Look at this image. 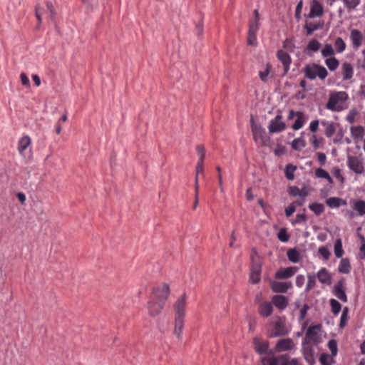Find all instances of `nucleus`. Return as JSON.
<instances>
[{
    "label": "nucleus",
    "mask_w": 365,
    "mask_h": 365,
    "mask_svg": "<svg viewBox=\"0 0 365 365\" xmlns=\"http://www.w3.org/2000/svg\"><path fill=\"white\" fill-rule=\"evenodd\" d=\"M333 293L341 302H347V297L345 293L344 279L339 280L334 285Z\"/></svg>",
    "instance_id": "obj_13"
},
{
    "label": "nucleus",
    "mask_w": 365,
    "mask_h": 365,
    "mask_svg": "<svg viewBox=\"0 0 365 365\" xmlns=\"http://www.w3.org/2000/svg\"><path fill=\"white\" fill-rule=\"evenodd\" d=\"M338 270L340 273L348 274L351 271V265L347 258H344L340 261Z\"/></svg>",
    "instance_id": "obj_29"
},
{
    "label": "nucleus",
    "mask_w": 365,
    "mask_h": 365,
    "mask_svg": "<svg viewBox=\"0 0 365 365\" xmlns=\"http://www.w3.org/2000/svg\"><path fill=\"white\" fill-rule=\"evenodd\" d=\"M309 207L317 215H321L324 211V206L322 203L314 202L310 204Z\"/></svg>",
    "instance_id": "obj_34"
},
{
    "label": "nucleus",
    "mask_w": 365,
    "mask_h": 365,
    "mask_svg": "<svg viewBox=\"0 0 365 365\" xmlns=\"http://www.w3.org/2000/svg\"><path fill=\"white\" fill-rule=\"evenodd\" d=\"M296 166L292 165V164H289L286 166L285 168V176L286 178L289 180H292L294 178V172L296 170Z\"/></svg>",
    "instance_id": "obj_40"
},
{
    "label": "nucleus",
    "mask_w": 365,
    "mask_h": 365,
    "mask_svg": "<svg viewBox=\"0 0 365 365\" xmlns=\"http://www.w3.org/2000/svg\"><path fill=\"white\" fill-rule=\"evenodd\" d=\"M289 194L294 197L299 196L301 195V190L296 186H292L289 188Z\"/></svg>",
    "instance_id": "obj_59"
},
{
    "label": "nucleus",
    "mask_w": 365,
    "mask_h": 365,
    "mask_svg": "<svg viewBox=\"0 0 365 365\" xmlns=\"http://www.w3.org/2000/svg\"><path fill=\"white\" fill-rule=\"evenodd\" d=\"M294 346V344L292 339H282L277 341L275 349L277 351L282 352L291 350Z\"/></svg>",
    "instance_id": "obj_15"
},
{
    "label": "nucleus",
    "mask_w": 365,
    "mask_h": 365,
    "mask_svg": "<svg viewBox=\"0 0 365 365\" xmlns=\"http://www.w3.org/2000/svg\"><path fill=\"white\" fill-rule=\"evenodd\" d=\"M31 144V138L29 136L22 137L19 141L18 150L21 154Z\"/></svg>",
    "instance_id": "obj_30"
},
{
    "label": "nucleus",
    "mask_w": 365,
    "mask_h": 365,
    "mask_svg": "<svg viewBox=\"0 0 365 365\" xmlns=\"http://www.w3.org/2000/svg\"><path fill=\"white\" fill-rule=\"evenodd\" d=\"M305 278L303 275L299 274L296 277V285L298 287H302L304 284Z\"/></svg>",
    "instance_id": "obj_62"
},
{
    "label": "nucleus",
    "mask_w": 365,
    "mask_h": 365,
    "mask_svg": "<svg viewBox=\"0 0 365 365\" xmlns=\"http://www.w3.org/2000/svg\"><path fill=\"white\" fill-rule=\"evenodd\" d=\"M318 252L323 257L325 260L329 259L330 252L326 247H320L318 250Z\"/></svg>",
    "instance_id": "obj_53"
},
{
    "label": "nucleus",
    "mask_w": 365,
    "mask_h": 365,
    "mask_svg": "<svg viewBox=\"0 0 365 365\" xmlns=\"http://www.w3.org/2000/svg\"><path fill=\"white\" fill-rule=\"evenodd\" d=\"M306 121L304 114L301 111H297V116L294 123L292 125V128L294 130L301 129Z\"/></svg>",
    "instance_id": "obj_25"
},
{
    "label": "nucleus",
    "mask_w": 365,
    "mask_h": 365,
    "mask_svg": "<svg viewBox=\"0 0 365 365\" xmlns=\"http://www.w3.org/2000/svg\"><path fill=\"white\" fill-rule=\"evenodd\" d=\"M263 365H299L296 359H289L286 356H279L262 359Z\"/></svg>",
    "instance_id": "obj_7"
},
{
    "label": "nucleus",
    "mask_w": 365,
    "mask_h": 365,
    "mask_svg": "<svg viewBox=\"0 0 365 365\" xmlns=\"http://www.w3.org/2000/svg\"><path fill=\"white\" fill-rule=\"evenodd\" d=\"M46 7L50 13V18H51V21L56 24V11L53 7V5L52 4L51 2L47 1Z\"/></svg>",
    "instance_id": "obj_48"
},
{
    "label": "nucleus",
    "mask_w": 365,
    "mask_h": 365,
    "mask_svg": "<svg viewBox=\"0 0 365 365\" xmlns=\"http://www.w3.org/2000/svg\"><path fill=\"white\" fill-rule=\"evenodd\" d=\"M251 130L255 143L260 146L269 145L270 138L267 135L265 130L259 124L255 123L253 117L251 118Z\"/></svg>",
    "instance_id": "obj_4"
},
{
    "label": "nucleus",
    "mask_w": 365,
    "mask_h": 365,
    "mask_svg": "<svg viewBox=\"0 0 365 365\" xmlns=\"http://www.w3.org/2000/svg\"><path fill=\"white\" fill-rule=\"evenodd\" d=\"M334 254L336 257L340 258L344 254L342 242L341 239H337L334 244Z\"/></svg>",
    "instance_id": "obj_35"
},
{
    "label": "nucleus",
    "mask_w": 365,
    "mask_h": 365,
    "mask_svg": "<svg viewBox=\"0 0 365 365\" xmlns=\"http://www.w3.org/2000/svg\"><path fill=\"white\" fill-rule=\"evenodd\" d=\"M277 58L282 62L284 66V75H286L289 70V66L292 63L290 56L283 50H279L277 53Z\"/></svg>",
    "instance_id": "obj_14"
},
{
    "label": "nucleus",
    "mask_w": 365,
    "mask_h": 365,
    "mask_svg": "<svg viewBox=\"0 0 365 365\" xmlns=\"http://www.w3.org/2000/svg\"><path fill=\"white\" fill-rule=\"evenodd\" d=\"M350 39L353 48L358 49L362 45V41L364 39V37L360 31L356 29H353L350 32Z\"/></svg>",
    "instance_id": "obj_12"
},
{
    "label": "nucleus",
    "mask_w": 365,
    "mask_h": 365,
    "mask_svg": "<svg viewBox=\"0 0 365 365\" xmlns=\"http://www.w3.org/2000/svg\"><path fill=\"white\" fill-rule=\"evenodd\" d=\"M303 73L304 76L309 80H314L317 77L324 80L328 75V72L324 66L316 63L306 65L303 68Z\"/></svg>",
    "instance_id": "obj_5"
},
{
    "label": "nucleus",
    "mask_w": 365,
    "mask_h": 365,
    "mask_svg": "<svg viewBox=\"0 0 365 365\" xmlns=\"http://www.w3.org/2000/svg\"><path fill=\"white\" fill-rule=\"evenodd\" d=\"M255 19L250 22L248 34L256 35L259 29V14L257 9L254 10Z\"/></svg>",
    "instance_id": "obj_18"
},
{
    "label": "nucleus",
    "mask_w": 365,
    "mask_h": 365,
    "mask_svg": "<svg viewBox=\"0 0 365 365\" xmlns=\"http://www.w3.org/2000/svg\"><path fill=\"white\" fill-rule=\"evenodd\" d=\"M342 76L344 80H349L353 76V67L349 63H344L342 64Z\"/></svg>",
    "instance_id": "obj_26"
},
{
    "label": "nucleus",
    "mask_w": 365,
    "mask_h": 365,
    "mask_svg": "<svg viewBox=\"0 0 365 365\" xmlns=\"http://www.w3.org/2000/svg\"><path fill=\"white\" fill-rule=\"evenodd\" d=\"M20 78H21L22 85L27 86V87L30 86L29 79L24 73H22L21 74Z\"/></svg>",
    "instance_id": "obj_61"
},
{
    "label": "nucleus",
    "mask_w": 365,
    "mask_h": 365,
    "mask_svg": "<svg viewBox=\"0 0 365 365\" xmlns=\"http://www.w3.org/2000/svg\"><path fill=\"white\" fill-rule=\"evenodd\" d=\"M329 302L332 313L335 315L338 314L341 309L340 303L334 299H331Z\"/></svg>",
    "instance_id": "obj_37"
},
{
    "label": "nucleus",
    "mask_w": 365,
    "mask_h": 365,
    "mask_svg": "<svg viewBox=\"0 0 365 365\" xmlns=\"http://www.w3.org/2000/svg\"><path fill=\"white\" fill-rule=\"evenodd\" d=\"M273 307L270 302H265L262 303L259 307V313L264 317L270 316L272 313Z\"/></svg>",
    "instance_id": "obj_24"
},
{
    "label": "nucleus",
    "mask_w": 365,
    "mask_h": 365,
    "mask_svg": "<svg viewBox=\"0 0 365 365\" xmlns=\"http://www.w3.org/2000/svg\"><path fill=\"white\" fill-rule=\"evenodd\" d=\"M295 206L292 204L285 209V214L287 217H290L295 212Z\"/></svg>",
    "instance_id": "obj_63"
},
{
    "label": "nucleus",
    "mask_w": 365,
    "mask_h": 365,
    "mask_svg": "<svg viewBox=\"0 0 365 365\" xmlns=\"http://www.w3.org/2000/svg\"><path fill=\"white\" fill-rule=\"evenodd\" d=\"M35 14H36V17L38 20V24H40L42 21V18H41L42 13H41V8L38 5L36 6Z\"/></svg>",
    "instance_id": "obj_58"
},
{
    "label": "nucleus",
    "mask_w": 365,
    "mask_h": 365,
    "mask_svg": "<svg viewBox=\"0 0 365 365\" xmlns=\"http://www.w3.org/2000/svg\"><path fill=\"white\" fill-rule=\"evenodd\" d=\"M317 277L322 284H330L331 283V276L324 267L319 270L317 273Z\"/></svg>",
    "instance_id": "obj_19"
},
{
    "label": "nucleus",
    "mask_w": 365,
    "mask_h": 365,
    "mask_svg": "<svg viewBox=\"0 0 365 365\" xmlns=\"http://www.w3.org/2000/svg\"><path fill=\"white\" fill-rule=\"evenodd\" d=\"M286 124L282 120V115L280 114L277 115L273 119H272L268 125V130L270 133L282 132L286 129Z\"/></svg>",
    "instance_id": "obj_9"
},
{
    "label": "nucleus",
    "mask_w": 365,
    "mask_h": 365,
    "mask_svg": "<svg viewBox=\"0 0 365 365\" xmlns=\"http://www.w3.org/2000/svg\"><path fill=\"white\" fill-rule=\"evenodd\" d=\"M247 44L250 45V46H256L257 45L256 35L248 34Z\"/></svg>",
    "instance_id": "obj_60"
},
{
    "label": "nucleus",
    "mask_w": 365,
    "mask_h": 365,
    "mask_svg": "<svg viewBox=\"0 0 365 365\" xmlns=\"http://www.w3.org/2000/svg\"><path fill=\"white\" fill-rule=\"evenodd\" d=\"M357 114V111L356 109H351L349 110L348 115L346 117V120L349 123H353L355 121V117Z\"/></svg>",
    "instance_id": "obj_52"
},
{
    "label": "nucleus",
    "mask_w": 365,
    "mask_h": 365,
    "mask_svg": "<svg viewBox=\"0 0 365 365\" xmlns=\"http://www.w3.org/2000/svg\"><path fill=\"white\" fill-rule=\"evenodd\" d=\"M348 168L356 175H361L364 173V166L362 160L356 156L348 155Z\"/></svg>",
    "instance_id": "obj_8"
},
{
    "label": "nucleus",
    "mask_w": 365,
    "mask_h": 365,
    "mask_svg": "<svg viewBox=\"0 0 365 365\" xmlns=\"http://www.w3.org/2000/svg\"><path fill=\"white\" fill-rule=\"evenodd\" d=\"M284 324L282 322H277L274 324V331L272 334V336L276 337L287 334Z\"/></svg>",
    "instance_id": "obj_27"
},
{
    "label": "nucleus",
    "mask_w": 365,
    "mask_h": 365,
    "mask_svg": "<svg viewBox=\"0 0 365 365\" xmlns=\"http://www.w3.org/2000/svg\"><path fill=\"white\" fill-rule=\"evenodd\" d=\"M328 347L331 351V355L333 356H336L338 349H337V342L335 339H331L328 342Z\"/></svg>",
    "instance_id": "obj_45"
},
{
    "label": "nucleus",
    "mask_w": 365,
    "mask_h": 365,
    "mask_svg": "<svg viewBox=\"0 0 365 365\" xmlns=\"http://www.w3.org/2000/svg\"><path fill=\"white\" fill-rule=\"evenodd\" d=\"M309 306L307 304H304L303 305L302 309L300 310V315L299 317V321H302L305 318V317L307 315V310H309Z\"/></svg>",
    "instance_id": "obj_56"
},
{
    "label": "nucleus",
    "mask_w": 365,
    "mask_h": 365,
    "mask_svg": "<svg viewBox=\"0 0 365 365\" xmlns=\"http://www.w3.org/2000/svg\"><path fill=\"white\" fill-rule=\"evenodd\" d=\"M186 295L183 294L178 299L173 305L175 311L174 334L181 339L185 317Z\"/></svg>",
    "instance_id": "obj_2"
},
{
    "label": "nucleus",
    "mask_w": 365,
    "mask_h": 365,
    "mask_svg": "<svg viewBox=\"0 0 365 365\" xmlns=\"http://www.w3.org/2000/svg\"><path fill=\"white\" fill-rule=\"evenodd\" d=\"M297 270V269L293 267L281 268L275 273L274 277L277 279H286L292 277Z\"/></svg>",
    "instance_id": "obj_16"
},
{
    "label": "nucleus",
    "mask_w": 365,
    "mask_h": 365,
    "mask_svg": "<svg viewBox=\"0 0 365 365\" xmlns=\"http://www.w3.org/2000/svg\"><path fill=\"white\" fill-rule=\"evenodd\" d=\"M262 270V263L259 256L255 253L252 256V266L250 280L253 284H257L260 281V274Z\"/></svg>",
    "instance_id": "obj_6"
},
{
    "label": "nucleus",
    "mask_w": 365,
    "mask_h": 365,
    "mask_svg": "<svg viewBox=\"0 0 365 365\" xmlns=\"http://www.w3.org/2000/svg\"><path fill=\"white\" fill-rule=\"evenodd\" d=\"M321 52L324 57L331 56L334 53L333 47L331 44H326Z\"/></svg>",
    "instance_id": "obj_44"
},
{
    "label": "nucleus",
    "mask_w": 365,
    "mask_h": 365,
    "mask_svg": "<svg viewBox=\"0 0 365 365\" xmlns=\"http://www.w3.org/2000/svg\"><path fill=\"white\" fill-rule=\"evenodd\" d=\"M352 208L355 210L359 215H365V201L363 200H352L351 201Z\"/></svg>",
    "instance_id": "obj_21"
},
{
    "label": "nucleus",
    "mask_w": 365,
    "mask_h": 365,
    "mask_svg": "<svg viewBox=\"0 0 365 365\" xmlns=\"http://www.w3.org/2000/svg\"><path fill=\"white\" fill-rule=\"evenodd\" d=\"M83 2L87 5L91 9H93L97 6V2L96 0H82Z\"/></svg>",
    "instance_id": "obj_64"
},
{
    "label": "nucleus",
    "mask_w": 365,
    "mask_h": 365,
    "mask_svg": "<svg viewBox=\"0 0 365 365\" xmlns=\"http://www.w3.org/2000/svg\"><path fill=\"white\" fill-rule=\"evenodd\" d=\"M304 356L305 360L309 364V365L314 364V360L313 356V351L312 349L304 348Z\"/></svg>",
    "instance_id": "obj_39"
},
{
    "label": "nucleus",
    "mask_w": 365,
    "mask_h": 365,
    "mask_svg": "<svg viewBox=\"0 0 365 365\" xmlns=\"http://www.w3.org/2000/svg\"><path fill=\"white\" fill-rule=\"evenodd\" d=\"M319 48L320 43L316 39L311 40L307 45V49L313 51H317Z\"/></svg>",
    "instance_id": "obj_47"
},
{
    "label": "nucleus",
    "mask_w": 365,
    "mask_h": 365,
    "mask_svg": "<svg viewBox=\"0 0 365 365\" xmlns=\"http://www.w3.org/2000/svg\"><path fill=\"white\" fill-rule=\"evenodd\" d=\"M322 124L325 126V135L328 138L331 137L336 132V128L331 122H322Z\"/></svg>",
    "instance_id": "obj_32"
},
{
    "label": "nucleus",
    "mask_w": 365,
    "mask_h": 365,
    "mask_svg": "<svg viewBox=\"0 0 365 365\" xmlns=\"http://www.w3.org/2000/svg\"><path fill=\"white\" fill-rule=\"evenodd\" d=\"M324 24L319 22L317 24H313L312 22H306L304 28L307 30V35H311L314 31L320 29L323 27Z\"/></svg>",
    "instance_id": "obj_28"
},
{
    "label": "nucleus",
    "mask_w": 365,
    "mask_h": 365,
    "mask_svg": "<svg viewBox=\"0 0 365 365\" xmlns=\"http://www.w3.org/2000/svg\"><path fill=\"white\" fill-rule=\"evenodd\" d=\"M325 63L330 71H335L339 66V61L334 57L326 59Z\"/></svg>",
    "instance_id": "obj_38"
},
{
    "label": "nucleus",
    "mask_w": 365,
    "mask_h": 365,
    "mask_svg": "<svg viewBox=\"0 0 365 365\" xmlns=\"http://www.w3.org/2000/svg\"><path fill=\"white\" fill-rule=\"evenodd\" d=\"M328 174L329 173L322 168H317L315 170L316 176L319 178H326L327 177H328Z\"/></svg>",
    "instance_id": "obj_55"
},
{
    "label": "nucleus",
    "mask_w": 365,
    "mask_h": 365,
    "mask_svg": "<svg viewBox=\"0 0 365 365\" xmlns=\"http://www.w3.org/2000/svg\"><path fill=\"white\" fill-rule=\"evenodd\" d=\"M170 294V287L168 284H162L154 287L148 303L150 315L154 317L160 314L163 309L165 301Z\"/></svg>",
    "instance_id": "obj_1"
},
{
    "label": "nucleus",
    "mask_w": 365,
    "mask_h": 365,
    "mask_svg": "<svg viewBox=\"0 0 365 365\" xmlns=\"http://www.w3.org/2000/svg\"><path fill=\"white\" fill-rule=\"evenodd\" d=\"M278 238L281 242H286L289 240V236L285 229H282L278 233Z\"/></svg>",
    "instance_id": "obj_51"
},
{
    "label": "nucleus",
    "mask_w": 365,
    "mask_h": 365,
    "mask_svg": "<svg viewBox=\"0 0 365 365\" xmlns=\"http://www.w3.org/2000/svg\"><path fill=\"white\" fill-rule=\"evenodd\" d=\"M255 349L257 352L260 354H265L269 347V343L267 341L260 340L258 339H254Z\"/></svg>",
    "instance_id": "obj_22"
},
{
    "label": "nucleus",
    "mask_w": 365,
    "mask_h": 365,
    "mask_svg": "<svg viewBox=\"0 0 365 365\" xmlns=\"http://www.w3.org/2000/svg\"><path fill=\"white\" fill-rule=\"evenodd\" d=\"M287 257L289 261L293 263L299 262L301 257L299 252L295 249H290L287 252Z\"/></svg>",
    "instance_id": "obj_31"
},
{
    "label": "nucleus",
    "mask_w": 365,
    "mask_h": 365,
    "mask_svg": "<svg viewBox=\"0 0 365 365\" xmlns=\"http://www.w3.org/2000/svg\"><path fill=\"white\" fill-rule=\"evenodd\" d=\"M197 151L198 155H200L199 160H204V158L205 157V151L204 146L202 145H197Z\"/></svg>",
    "instance_id": "obj_57"
},
{
    "label": "nucleus",
    "mask_w": 365,
    "mask_h": 365,
    "mask_svg": "<svg viewBox=\"0 0 365 365\" xmlns=\"http://www.w3.org/2000/svg\"><path fill=\"white\" fill-rule=\"evenodd\" d=\"M322 326L320 324L310 326L306 332V335L303 341V344H308L310 341L317 342L318 331Z\"/></svg>",
    "instance_id": "obj_10"
},
{
    "label": "nucleus",
    "mask_w": 365,
    "mask_h": 365,
    "mask_svg": "<svg viewBox=\"0 0 365 365\" xmlns=\"http://www.w3.org/2000/svg\"><path fill=\"white\" fill-rule=\"evenodd\" d=\"M326 204L331 208H337L340 206L346 205V201L344 199L331 197L326 200Z\"/></svg>",
    "instance_id": "obj_23"
},
{
    "label": "nucleus",
    "mask_w": 365,
    "mask_h": 365,
    "mask_svg": "<svg viewBox=\"0 0 365 365\" xmlns=\"http://www.w3.org/2000/svg\"><path fill=\"white\" fill-rule=\"evenodd\" d=\"M307 279L308 282L305 289L306 292H309L312 289L314 288L316 286V279L314 276L308 274Z\"/></svg>",
    "instance_id": "obj_43"
},
{
    "label": "nucleus",
    "mask_w": 365,
    "mask_h": 365,
    "mask_svg": "<svg viewBox=\"0 0 365 365\" xmlns=\"http://www.w3.org/2000/svg\"><path fill=\"white\" fill-rule=\"evenodd\" d=\"M270 68H271L270 65L267 64L265 70L264 71H259V78L262 81H264V82L267 81V76L270 71Z\"/></svg>",
    "instance_id": "obj_50"
},
{
    "label": "nucleus",
    "mask_w": 365,
    "mask_h": 365,
    "mask_svg": "<svg viewBox=\"0 0 365 365\" xmlns=\"http://www.w3.org/2000/svg\"><path fill=\"white\" fill-rule=\"evenodd\" d=\"M348 312H349L348 308L344 307L342 311V314H341V319H340V324H339V326L341 328L345 326L346 322L348 319Z\"/></svg>",
    "instance_id": "obj_49"
},
{
    "label": "nucleus",
    "mask_w": 365,
    "mask_h": 365,
    "mask_svg": "<svg viewBox=\"0 0 365 365\" xmlns=\"http://www.w3.org/2000/svg\"><path fill=\"white\" fill-rule=\"evenodd\" d=\"M333 175L334 176L338 179L341 184H343L344 182V176L342 175L341 174V170L339 168H335L334 170H333Z\"/></svg>",
    "instance_id": "obj_54"
},
{
    "label": "nucleus",
    "mask_w": 365,
    "mask_h": 365,
    "mask_svg": "<svg viewBox=\"0 0 365 365\" xmlns=\"http://www.w3.org/2000/svg\"><path fill=\"white\" fill-rule=\"evenodd\" d=\"M351 135L354 138H362L364 128L361 125L351 128Z\"/></svg>",
    "instance_id": "obj_36"
},
{
    "label": "nucleus",
    "mask_w": 365,
    "mask_h": 365,
    "mask_svg": "<svg viewBox=\"0 0 365 365\" xmlns=\"http://www.w3.org/2000/svg\"><path fill=\"white\" fill-rule=\"evenodd\" d=\"M272 302L274 306L280 309L284 310L288 305L287 298L284 295H275L272 297Z\"/></svg>",
    "instance_id": "obj_20"
},
{
    "label": "nucleus",
    "mask_w": 365,
    "mask_h": 365,
    "mask_svg": "<svg viewBox=\"0 0 365 365\" xmlns=\"http://www.w3.org/2000/svg\"><path fill=\"white\" fill-rule=\"evenodd\" d=\"M322 365H331L332 362L331 357L327 354H322L319 357Z\"/></svg>",
    "instance_id": "obj_46"
},
{
    "label": "nucleus",
    "mask_w": 365,
    "mask_h": 365,
    "mask_svg": "<svg viewBox=\"0 0 365 365\" xmlns=\"http://www.w3.org/2000/svg\"><path fill=\"white\" fill-rule=\"evenodd\" d=\"M292 287V284L291 282L272 281L271 282L272 290L276 293H285Z\"/></svg>",
    "instance_id": "obj_11"
},
{
    "label": "nucleus",
    "mask_w": 365,
    "mask_h": 365,
    "mask_svg": "<svg viewBox=\"0 0 365 365\" xmlns=\"http://www.w3.org/2000/svg\"><path fill=\"white\" fill-rule=\"evenodd\" d=\"M323 13L324 11L322 5L317 0H313L311 5L310 12L308 16L309 18H314L316 16L319 17L323 15Z\"/></svg>",
    "instance_id": "obj_17"
},
{
    "label": "nucleus",
    "mask_w": 365,
    "mask_h": 365,
    "mask_svg": "<svg viewBox=\"0 0 365 365\" xmlns=\"http://www.w3.org/2000/svg\"><path fill=\"white\" fill-rule=\"evenodd\" d=\"M334 46L338 53H342L346 48V43L341 37H338L335 40Z\"/></svg>",
    "instance_id": "obj_41"
},
{
    "label": "nucleus",
    "mask_w": 365,
    "mask_h": 365,
    "mask_svg": "<svg viewBox=\"0 0 365 365\" xmlns=\"http://www.w3.org/2000/svg\"><path fill=\"white\" fill-rule=\"evenodd\" d=\"M343 2L349 10L355 9L360 4V0H343Z\"/></svg>",
    "instance_id": "obj_42"
},
{
    "label": "nucleus",
    "mask_w": 365,
    "mask_h": 365,
    "mask_svg": "<svg viewBox=\"0 0 365 365\" xmlns=\"http://www.w3.org/2000/svg\"><path fill=\"white\" fill-rule=\"evenodd\" d=\"M306 146L305 140L302 138L294 139L292 143V148L293 150L300 151Z\"/></svg>",
    "instance_id": "obj_33"
},
{
    "label": "nucleus",
    "mask_w": 365,
    "mask_h": 365,
    "mask_svg": "<svg viewBox=\"0 0 365 365\" xmlns=\"http://www.w3.org/2000/svg\"><path fill=\"white\" fill-rule=\"evenodd\" d=\"M348 98V94L344 91L331 93L326 108L333 112H340L347 108L346 102Z\"/></svg>",
    "instance_id": "obj_3"
}]
</instances>
